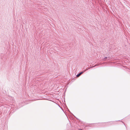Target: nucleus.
I'll list each match as a JSON object with an SVG mask.
<instances>
[{
    "mask_svg": "<svg viewBox=\"0 0 130 130\" xmlns=\"http://www.w3.org/2000/svg\"><path fill=\"white\" fill-rule=\"evenodd\" d=\"M84 72L82 71L80 73L78 74L77 75V77H79L81 74H82Z\"/></svg>",
    "mask_w": 130,
    "mask_h": 130,
    "instance_id": "f257e3e1",
    "label": "nucleus"
},
{
    "mask_svg": "<svg viewBox=\"0 0 130 130\" xmlns=\"http://www.w3.org/2000/svg\"><path fill=\"white\" fill-rule=\"evenodd\" d=\"M107 58V57H104L103 59V60L105 61V60Z\"/></svg>",
    "mask_w": 130,
    "mask_h": 130,
    "instance_id": "7ed1b4c3",
    "label": "nucleus"
},
{
    "mask_svg": "<svg viewBox=\"0 0 130 130\" xmlns=\"http://www.w3.org/2000/svg\"><path fill=\"white\" fill-rule=\"evenodd\" d=\"M68 111H69L70 112V111L69 110H68Z\"/></svg>",
    "mask_w": 130,
    "mask_h": 130,
    "instance_id": "39448f33",
    "label": "nucleus"
},
{
    "mask_svg": "<svg viewBox=\"0 0 130 130\" xmlns=\"http://www.w3.org/2000/svg\"><path fill=\"white\" fill-rule=\"evenodd\" d=\"M97 65H97V64H96V65H95V66H93V67H90V68H88V69H89L91 68H92L94 67H95L96 66H97Z\"/></svg>",
    "mask_w": 130,
    "mask_h": 130,
    "instance_id": "f03ea898",
    "label": "nucleus"
},
{
    "mask_svg": "<svg viewBox=\"0 0 130 130\" xmlns=\"http://www.w3.org/2000/svg\"><path fill=\"white\" fill-rule=\"evenodd\" d=\"M88 69H88H86L85 70V71H86V70H88V69Z\"/></svg>",
    "mask_w": 130,
    "mask_h": 130,
    "instance_id": "20e7f679",
    "label": "nucleus"
},
{
    "mask_svg": "<svg viewBox=\"0 0 130 130\" xmlns=\"http://www.w3.org/2000/svg\"><path fill=\"white\" fill-rule=\"evenodd\" d=\"M82 130V129H80V130Z\"/></svg>",
    "mask_w": 130,
    "mask_h": 130,
    "instance_id": "423d86ee",
    "label": "nucleus"
}]
</instances>
